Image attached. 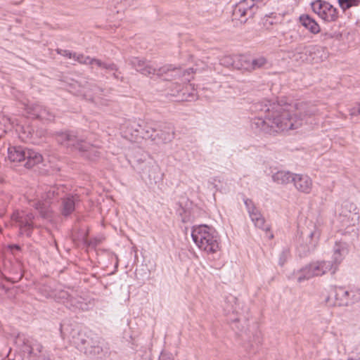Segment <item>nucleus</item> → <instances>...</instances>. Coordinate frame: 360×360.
<instances>
[{"instance_id": "f257e3e1", "label": "nucleus", "mask_w": 360, "mask_h": 360, "mask_svg": "<svg viewBox=\"0 0 360 360\" xmlns=\"http://www.w3.org/2000/svg\"><path fill=\"white\" fill-rule=\"evenodd\" d=\"M253 110L257 116L252 120V128L269 134L297 129L317 113L316 108L308 103L283 105L268 100L255 103Z\"/></svg>"}, {"instance_id": "f03ea898", "label": "nucleus", "mask_w": 360, "mask_h": 360, "mask_svg": "<svg viewBox=\"0 0 360 360\" xmlns=\"http://www.w3.org/2000/svg\"><path fill=\"white\" fill-rule=\"evenodd\" d=\"M191 236L199 249L206 253L213 254L219 250V236L213 227L204 224L194 226Z\"/></svg>"}, {"instance_id": "7ed1b4c3", "label": "nucleus", "mask_w": 360, "mask_h": 360, "mask_svg": "<svg viewBox=\"0 0 360 360\" xmlns=\"http://www.w3.org/2000/svg\"><path fill=\"white\" fill-rule=\"evenodd\" d=\"M131 64L136 71L146 76L156 75L164 80L170 81L179 77L182 75V71L180 68H174L172 65H165L158 69L150 61L139 58H134L131 60Z\"/></svg>"}, {"instance_id": "20e7f679", "label": "nucleus", "mask_w": 360, "mask_h": 360, "mask_svg": "<svg viewBox=\"0 0 360 360\" xmlns=\"http://www.w3.org/2000/svg\"><path fill=\"white\" fill-rule=\"evenodd\" d=\"M340 220L343 234H357L356 225L359 223L360 214L357 205L349 200L344 201L339 210Z\"/></svg>"}, {"instance_id": "39448f33", "label": "nucleus", "mask_w": 360, "mask_h": 360, "mask_svg": "<svg viewBox=\"0 0 360 360\" xmlns=\"http://www.w3.org/2000/svg\"><path fill=\"white\" fill-rule=\"evenodd\" d=\"M352 292V291L346 290L342 287L330 286L328 294L325 296V303L328 307H347L360 299L355 295L351 296Z\"/></svg>"}, {"instance_id": "423d86ee", "label": "nucleus", "mask_w": 360, "mask_h": 360, "mask_svg": "<svg viewBox=\"0 0 360 360\" xmlns=\"http://www.w3.org/2000/svg\"><path fill=\"white\" fill-rule=\"evenodd\" d=\"M8 158L11 162L25 161V166L32 167L42 161V156L38 152L22 146L9 147Z\"/></svg>"}, {"instance_id": "0eeeda50", "label": "nucleus", "mask_w": 360, "mask_h": 360, "mask_svg": "<svg viewBox=\"0 0 360 360\" xmlns=\"http://www.w3.org/2000/svg\"><path fill=\"white\" fill-rule=\"evenodd\" d=\"M322 223L320 220L309 221L301 230V237L308 250H313L317 245L321 233Z\"/></svg>"}, {"instance_id": "6e6552de", "label": "nucleus", "mask_w": 360, "mask_h": 360, "mask_svg": "<svg viewBox=\"0 0 360 360\" xmlns=\"http://www.w3.org/2000/svg\"><path fill=\"white\" fill-rule=\"evenodd\" d=\"M263 0H242L238 3L233 10V19L238 20L242 23L247 22L248 18H252L258 6L257 2L262 1Z\"/></svg>"}, {"instance_id": "1a4fd4ad", "label": "nucleus", "mask_w": 360, "mask_h": 360, "mask_svg": "<svg viewBox=\"0 0 360 360\" xmlns=\"http://www.w3.org/2000/svg\"><path fill=\"white\" fill-rule=\"evenodd\" d=\"M64 193V186L62 185L51 187L46 192V198L44 196L42 197L44 202H41L40 200H33L31 205L39 212L43 218L48 219L51 217V212L49 210V205L51 203L50 200L55 196H60L61 194Z\"/></svg>"}, {"instance_id": "9d476101", "label": "nucleus", "mask_w": 360, "mask_h": 360, "mask_svg": "<svg viewBox=\"0 0 360 360\" xmlns=\"http://www.w3.org/2000/svg\"><path fill=\"white\" fill-rule=\"evenodd\" d=\"M313 11L326 22H335L338 18L337 9L330 3L316 0L311 4Z\"/></svg>"}, {"instance_id": "9b49d317", "label": "nucleus", "mask_w": 360, "mask_h": 360, "mask_svg": "<svg viewBox=\"0 0 360 360\" xmlns=\"http://www.w3.org/2000/svg\"><path fill=\"white\" fill-rule=\"evenodd\" d=\"M56 141L61 145L68 148H73L79 151H88L90 149L94 150V148L92 145L78 139L75 135L70 133H58L56 134Z\"/></svg>"}, {"instance_id": "f8f14e48", "label": "nucleus", "mask_w": 360, "mask_h": 360, "mask_svg": "<svg viewBox=\"0 0 360 360\" xmlns=\"http://www.w3.org/2000/svg\"><path fill=\"white\" fill-rule=\"evenodd\" d=\"M11 219L18 223L21 233L30 236L34 228V215L25 211H15L11 215Z\"/></svg>"}, {"instance_id": "ddd939ff", "label": "nucleus", "mask_w": 360, "mask_h": 360, "mask_svg": "<svg viewBox=\"0 0 360 360\" xmlns=\"http://www.w3.org/2000/svg\"><path fill=\"white\" fill-rule=\"evenodd\" d=\"M349 253V245L342 241H336L333 248L332 261L330 262L331 273L335 274L338 266Z\"/></svg>"}, {"instance_id": "4468645a", "label": "nucleus", "mask_w": 360, "mask_h": 360, "mask_svg": "<svg viewBox=\"0 0 360 360\" xmlns=\"http://www.w3.org/2000/svg\"><path fill=\"white\" fill-rule=\"evenodd\" d=\"M244 203L255 226L266 232L269 231L270 230V226L266 224L264 218L252 200L245 198L244 199Z\"/></svg>"}, {"instance_id": "2eb2a0df", "label": "nucleus", "mask_w": 360, "mask_h": 360, "mask_svg": "<svg viewBox=\"0 0 360 360\" xmlns=\"http://www.w3.org/2000/svg\"><path fill=\"white\" fill-rule=\"evenodd\" d=\"M292 183L298 191L305 194L310 193L313 187L312 179L307 174H295Z\"/></svg>"}, {"instance_id": "dca6fc26", "label": "nucleus", "mask_w": 360, "mask_h": 360, "mask_svg": "<svg viewBox=\"0 0 360 360\" xmlns=\"http://www.w3.org/2000/svg\"><path fill=\"white\" fill-rule=\"evenodd\" d=\"M124 136L131 141H137L141 138L142 124L140 120H129L125 124Z\"/></svg>"}, {"instance_id": "f3484780", "label": "nucleus", "mask_w": 360, "mask_h": 360, "mask_svg": "<svg viewBox=\"0 0 360 360\" xmlns=\"http://www.w3.org/2000/svg\"><path fill=\"white\" fill-rule=\"evenodd\" d=\"M175 133L171 124H165L160 130V132L155 135L153 141L156 144L167 143L174 139Z\"/></svg>"}, {"instance_id": "a211bd4d", "label": "nucleus", "mask_w": 360, "mask_h": 360, "mask_svg": "<svg viewBox=\"0 0 360 360\" xmlns=\"http://www.w3.org/2000/svg\"><path fill=\"white\" fill-rule=\"evenodd\" d=\"M25 110L31 116L36 117L41 120H51L53 117L47 109L38 103L27 104L25 105Z\"/></svg>"}, {"instance_id": "6ab92c4d", "label": "nucleus", "mask_w": 360, "mask_h": 360, "mask_svg": "<svg viewBox=\"0 0 360 360\" xmlns=\"http://www.w3.org/2000/svg\"><path fill=\"white\" fill-rule=\"evenodd\" d=\"M79 201L77 195H69L62 198L61 212L64 216H68L72 213L75 208L76 202Z\"/></svg>"}, {"instance_id": "aec40b11", "label": "nucleus", "mask_w": 360, "mask_h": 360, "mask_svg": "<svg viewBox=\"0 0 360 360\" xmlns=\"http://www.w3.org/2000/svg\"><path fill=\"white\" fill-rule=\"evenodd\" d=\"M58 297L63 300V302L65 303L68 307H72L82 310L86 309V304H84L80 299L79 300L74 297L67 291H60Z\"/></svg>"}, {"instance_id": "412c9836", "label": "nucleus", "mask_w": 360, "mask_h": 360, "mask_svg": "<svg viewBox=\"0 0 360 360\" xmlns=\"http://www.w3.org/2000/svg\"><path fill=\"white\" fill-rule=\"evenodd\" d=\"M89 65H91V68L96 66L97 68L105 70L108 73L113 72L114 77L116 79L119 78L117 65L113 63L102 61L97 58H91Z\"/></svg>"}, {"instance_id": "4be33fe9", "label": "nucleus", "mask_w": 360, "mask_h": 360, "mask_svg": "<svg viewBox=\"0 0 360 360\" xmlns=\"http://www.w3.org/2000/svg\"><path fill=\"white\" fill-rule=\"evenodd\" d=\"M295 174L289 171L280 170L272 175V180L278 184L286 185L293 181Z\"/></svg>"}, {"instance_id": "5701e85b", "label": "nucleus", "mask_w": 360, "mask_h": 360, "mask_svg": "<svg viewBox=\"0 0 360 360\" xmlns=\"http://www.w3.org/2000/svg\"><path fill=\"white\" fill-rule=\"evenodd\" d=\"M312 269L314 271V276H320L325 274L330 269V262L328 261H316L311 263Z\"/></svg>"}, {"instance_id": "b1692460", "label": "nucleus", "mask_w": 360, "mask_h": 360, "mask_svg": "<svg viewBox=\"0 0 360 360\" xmlns=\"http://www.w3.org/2000/svg\"><path fill=\"white\" fill-rule=\"evenodd\" d=\"M301 24L313 34H318L320 32L319 24L308 15H302L300 17Z\"/></svg>"}, {"instance_id": "393cba45", "label": "nucleus", "mask_w": 360, "mask_h": 360, "mask_svg": "<svg viewBox=\"0 0 360 360\" xmlns=\"http://www.w3.org/2000/svg\"><path fill=\"white\" fill-rule=\"evenodd\" d=\"M85 354L92 358H102L104 356V351L101 345V342L98 338L96 339V342L93 344L91 347H88L85 350Z\"/></svg>"}, {"instance_id": "a878e982", "label": "nucleus", "mask_w": 360, "mask_h": 360, "mask_svg": "<svg viewBox=\"0 0 360 360\" xmlns=\"http://www.w3.org/2000/svg\"><path fill=\"white\" fill-rule=\"evenodd\" d=\"M270 64L267 59L264 56H259L252 60L251 63L248 64L245 68L248 70H255L259 68H264L269 66Z\"/></svg>"}, {"instance_id": "bb28decb", "label": "nucleus", "mask_w": 360, "mask_h": 360, "mask_svg": "<svg viewBox=\"0 0 360 360\" xmlns=\"http://www.w3.org/2000/svg\"><path fill=\"white\" fill-rule=\"evenodd\" d=\"M95 342L96 339L79 335L77 338V342H76L75 344L77 345L78 349L85 354V350H86L88 347H91V346Z\"/></svg>"}, {"instance_id": "cd10ccee", "label": "nucleus", "mask_w": 360, "mask_h": 360, "mask_svg": "<svg viewBox=\"0 0 360 360\" xmlns=\"http://www.w3.org/2000/svg\"><path fill=\"white\" fill-rule=\"evenodd\" d=\"M297 280L299 283H301L305 280L310 279L314 276V271L312 269L311 264L305 266L296 274Z\"/></svg>"}, {"instance_id": "c85d7f7f", "label": "nucleus", "mask_w": 360, "mask_h": 360, "mask_svg": "<svg viewBox=\"0 0 360 360\" xmlns=\"http://www.w3.org/2000/svg\"><path fill=\"white\" fill-rule=\"evenodd\" d=\"M309 49V46H307L304 44H300L295 49L292 57L295 58L296 60H301L302 61H304L307 59V53Z\"/></svg>"}, {"instance_id": "c756f323", "label": "nucleus", "mask_w": 360, "mask_h": 360, "mask_svg": "<svg viewBox=\"0 0 360 360\" xmlns=\"http://www.w3.org/2000/svg\"><path fill=\"white\" fill-rule=\"evenodd\" d=\"M142 131H141V138L143 139H150L153 141V138H155V135H153V133L156 131V130L149 126H144V127L141 129Z\"/></svg>"}, {"instance_id": "7c9ffc66", "label": "nucleus", "mask_w": 360, "mask_h": 360, "mask_svg": "<svg viewBox=\"0 0 360 360\" xmlns=\"http://www.w3.org/2000/svg\"><path fill=\"white\" fill-rule=\"evenodd\" d=\"M340 8L345 11L347 9L356 6L360 4V0H338Z\"/></svg>"}, {"instance_id": "2f4dec72", "label": "nucleus", "mask_w": 360, "mask_h": 360, "mask_svg": "<svg viewBox=\"0 0 360 360\" xmlns=\"http://www.w3.org/2000/svg\"><path fill=\"white\" fill-rule=\"evenodd\" d=\"M91 58H92L83 54L73 53V59L80 64L89 65L91 63Z\"/></svg>"}, {"instance_id": "473e14b6", "label": "nucleus", "mask_w": 360, "mask_h": 360, "mask_svg": "<svg viewBox=\"0 0 360 360\" xmlns=\"http://www.w3.org/2000/svg\"><path fill=\"white\" fill-rule=\"evenodd\" d=\"M221 64L225 66L233 65L232 58L230 56H225L221 60Z\"/></svg>"}, {"instance_id": "72a5a7b5", "label": "nucleus", "mask_w": 360, "mask_h": 360, "mask_svg": "<svg viewBox=\"0 0 360 360\" xmlns=\"http://www.w3.org/2000/svg\"><path fill=\"white\" fill-rule=\"evenodd\" d=\"M159 360H174V359L171 354L164 352L160 354Z\"/></svg>"}, {"instance_id": "f704fd0d", "label": "nucleus", "mask_w": 360, "mask_h": 360, "mask_svg": "<svg viewBox=\"0 0 360 360\" xmlns=\"http://www.w3.org/2000/svg\"><path fill=\"white\" fill-rule=\"evenodd\" d=\"M42 349V346L40 344H37L35 345H33L30 348V354H36L35 351H37L38 352H41Z\"/></svg>"}, {"instance_id": "c9c22d12", "label": "nucleus", "mask_w": 360, "mask_h": 360, "mask_svg": "<svg viewBox=\"0 0 360 360\" xmlns=\"http://www.w3.org/2000/svg\"><path fill=\"white\" fill-rule=\"evenodd\" d=\"M58 53L62 56L68 57L70 58H73V53H71L68 50H58Z\"/></svg>"}, {"instance_id": "e433bc0d", "label": "nucleus", "mask_w": 360, "mask_h": 360, "mask_svg": "<svg viewBox=\"0 0 360 360\" xmlns=\"http://www.w3.org/2000/svg\"><path fill=\"white\" fill-rule=\"evenodd\" d=\"M349 115L351 116H356L358 115H360V113H359V106L358 107H354V108H352L349 109Z\"/></svg>"}, {"instance_id": "4c0bfd02", "label": "nucleus", "mask_w": 360, "mask_h": 360, "mask_svg": "<svg viewBox=\"0 0 360 360\" xmlns=\"http://www.w3.org/2000/svg\"><path fill=\"white\" fill-rule=\"evenodd\" d=\"M321 323L323 325V329L326 330L328 328V326L330 323V320L329 319L326 318L323 319Z\"/></svg>"}, {"instance_id": "58836bf2", "label": "nucleus", "mask_w": 360, "mask_h": 360, "mask_svg": "<svg viewBox=\"0 0 360 360\" xmlns=\"http://www.w3.org/2000/svg\"><path fill=\"white\" fill-rule=\"evenodd\" d=\"M356 353L359 354V358L360 359V345L357 346L356 348Z\"/></svg>"}, {"instance_id": "ea45409f", "label": "nucleus", "mask_w": 360, "mask_h": 360, "mask_svg": "<svg viewBox=\"0 0 360 360\" xmlns=\"http://www.w3.org/2000/svg\"><path fill=\"white\" fill-rule=\"evenodd\" d=\"M186 72L188 74H190V72H193V69L192 68H189L188 70H186Z\"/></svg>"}, {"instance_id": "a19ab883", "label": "nucleus", "mask_w": 360, "mask_h": 360, "mask_svg": "<svg viewBox=\"0 0 360 360\" xmlns=\"http://www.w3.org/2000/svg\"><path fill=\"white\" fill-rule=\"evenodd\" d=\"M230 321H238V319L237 318H236V319H231Z\"/></svg>"}, {"instance_id": "79ce46f5", "label": "nucleus", "mask_w": 360, "mask_h": 360, "mask_svg": "<svg viewBox=\"0 0 360 360\" xmlns=\"http://www.w3.org/2000/svg\"><path fill=\"white\" fill-rule=\"evenodd\" d=\"M359 113H360V103L359 104Z\"/></svg>"}, {"instance_id": "37998d69", "label": "nucleus", "mask_w": 360, "mask_h": 360, "mask_svg": "<svg viewBox=\"0 0 360 360\" xmlns=\"http://www.w3.org/2000/svg\"><path fill=\"white\" fill-rule=\"evenodd\" d=\"M91 100L92 101H95V98H91Z\"/></svg>"}, {"instance_id": "c03bdc74", "label": "nucleus", "mask_w": 360, "mask_h": 360, "mask_svg": "<svg viewBox=\"0 0 360 360\" xmlns=\"http://www.w3.org/2000/svg\"><path fill=\"white\" fill-rule=\"evenodd\" d=\"M178 87H179V88H178V89H177V91H179V90H180V86L179 85V86H178Z\"/></svg>"}, {"instance_id": "a18cd8bd", "label": "nucleus", "mask_w": 360, "mask_h": 360, "mask_svg": "<svg viewBox=\"0 0 360 360\" xmlns=\"http://www.w3.org/2000/svg\"><path fill=\"white\" fill-rule=\"evenodd\" d=\"M271 238H273V235L271 234L270 236H269Z\"/></svg>"}, {"instance_id": "49530a36", "label": "nucleus", "mask_w": 360, "mask_h": 360, "mask_svg": "<svg viewBox=\"0 0 360 360\" xmlns=\"http://www.w3.org/2000/svg\"><path fill=\"white\" fill-rule=\"evenodd\" d=\"M226 313H227V314H229V310H226Z\"/></svg>"}]
</instances>
